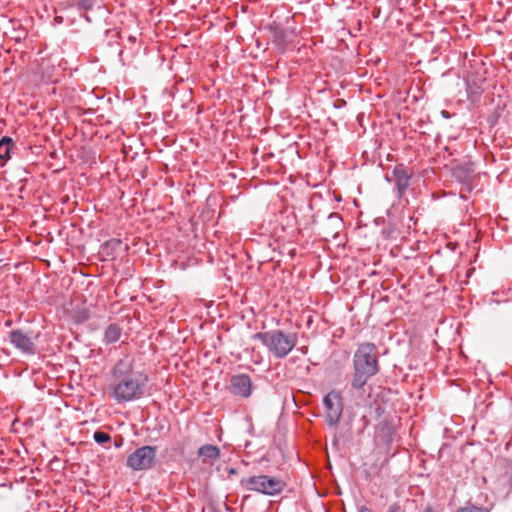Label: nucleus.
<instances>
[{
    "mask_svg": "<svg viewBox=\"0 0 512 512\" xmlns=\"http://www.w3.org/2000/svg\"><path fill=\"white\" fill-rule=\"evenodd\" d=\"M134 366V358L126 355L111 369V396L117 403L138 400L146 393L148 376L141 371H136Z\"/></svg>",
    "mask_w": 512,
    "mask_h": 512,
    "instance_id": "nucleus-1",
    "label": "nucleus"
},
{
    "mask_svg": "<svg viewBox=\"0 0 512 512\" xmlns=\"http://www.w3.org/2000/svg\"><path fill=\"white\" fill-rule=\"evenodd\" d=\"M380 372L379 352L372 342L359 343L353 355V373L349 391L358 393L364 391L369 379Z\"/></svg>",
    "mask_w": 512,
    "mask_h": 512,
    "instance_id": "nucleus-2",
    "label": "nucleus"
},
{
    "mask_svg": "<svg viewBox=\"0 0 512 512\" xmlns=\"http://www.w3.org/2000/svg\"><path fill=\"white\" fill-rule=\"evenodd\" d=\"M255 339L268 349L269 353L277 359L285 358L297 345L298 336L294 332H285L283 330H270L258 332L254 335Z\"/></svg>",
    "mask_w": 512,
    "mask_h": 512,
    "instance_id": "nucleus-3",
    "label": "nucleus"
},
{
    "mask_svg": "<svg viewBox=\"0 0 512 512\" xmlns=\"http://www.w3.org/2000/svg\"><path fill=\"white\" fill-rule=\"evenodd\" d=\"M240 485L248 491L258 492L268 496H275L284 490L286 483L279 478L262 474L242 478L240 480Z\"/></svg>",
    "mask_w": 512,
    "mask_h": 512,
    "instance_id": "nucleus-4",
    "label": "nucleus"
},
{
    "mask_svg": "<svg viewBox=\"0 0 512 512\" xmlns=\"http://www.w3.org/2000/svg\"><path fill=\"white\" fill-rule=\"evenodd\" d=\"M156 454V447L142 446L127 457L126 465L134 471L149 470L155 464Z\"/></svg>",
    "mask_w": 512,
    "mask_h": 512,
    "instance_id": "nucleus-5",
    "label": "nucleus"
},
{
    "mask_svg": "<svg viewBox=\"0 0 512 512\" xmlns=\"http://www.w3.org/2000/svg\"><path fill=\"white\" fill-rule=\"evenodd\" d=\"M325 408V421L330 427L338 425L343 412V402L341 395L336 391H331L323 398Z\"/></svg>",
    "mask_w": 512,
    "mask_h": 512,
    "instance_id": "nucleus-6",
    "label": "nucleus"
},
{
    "mask_svg": "<svg viewBox=\"0 0 512 512\" xmlns=\"http://www.w3.org/2000/svg\"><path fill=\"white\" fill-rule=\"evenodd\" d=\"M252 387L250 376L242 373L231 377L228 389L234 396L248 398L252 393Z\"/></svg>",
    "mask_w": 512,
    "mask_h": 512,
    "instance_id": "nucleus-7",
    "label": "nucleus"
},
{
    "mask_svg": "<svg viewBox=\"0 0 512 512\" xmlns=\"http://www.w3.org/2000/svg\"><path fill=\"white\" fill-rule=\"evenodd\" d=\"M9 340L15 348L21 352L33 355L36 351V345L31 337L25 334L22 330L16 329L9 332Z\"/></svg>",
    "mask_w": 512,
    "mask_h": 512,
    "instance_id": "nucleus-8",
    "label": "nucleus"
},
{
    "mask_svg": "<svg viewBox=\"0 0 512 512\" xmlns=\"http://www.w3.org/2000/svg\"><path fill=\"white\" fill-rule=\"evenodd\" d=\"M393 177L395 179V188L397 196L402 198L410 186L412 173L403 164H398L393 169Z\"/></svg>",
    "mask_w": 512,
    "mask_h": 512,
    "instance_id": "nucleus-9",
    "label": "nucleus"
},
{
    "mask_svg": "<svg viewBox=\"0 0 512 512\" xmlns=\"http://www.w3.org/2000/svg\"><path fill=\"white\" fill-rule=\"evenodd\" d=\"M343 225L342 218L338 213H330L327 221L323 226L324 232L327 236L336 238Z\"/></svg>",
    "mask_w": 512,
    "mask_h": 512,
    "instance_id": "nucleus-10",
    "label": "nucleus"
},
{
    "mask_svg": "<svg viewBox=\"0 0 512 512\" xmlns=\"http://www.w3.org/2000/svg\"><path fill=\"white\" fill-rule=\"evenodd\" d=\"M198 455L203 463H211L220 457V449L211 444H205L198 449Z\"/></svg>",
    "mask_w": 512,
    "mask_h": 512,
    "instance_id": "nucleus-11",
    "label": "nucleus"
},
{
    "mask_svg": "<svg viewBox=\"0 0 512 512\" xmlns=\"http://www.w3.org/2000/svg\"><path fill=\"white\" fill-rule=\"evenodd\" d=\"M121 334L122 328L118 324L112 323L104 332V342L106 344L114 343L120 339Z\"/></svg>",
    "mask_w": 512,
    "mask_h": 512,
    "instance_id": "nucleus-12",
    "label": "nucleus"
},
{
    "mask_svg": "<svg viewBox=\"0 0 512 512\" xmlns=\"http://www.w3.org/2000/svg\"><path fill=\"white\" fill-rule=\"evenodd\" d=\"M14 146L13 140L5 136L0 139V160L7 161L10 158V151Z\"/></svg>",
    "mask_w": 512,
    "mask_h": 512,
    "instance_id": "nucleus-13",
    "label": "nucleus"
},
{
    "mask_svg": "<svg viewBox=\"0 0 512 512\" xmlns=\"http://www.w3.org/2000/svg\"><path fill=\"white\" fill-rule=\"evenodd\" d=\"M73 5H75L79 10L88 11L93 9L97 0H72Z\"/></svg>",
    "mask_w": 512,
    "mask_h": 512,
    "instance_id": "nucleus-14",
    "label": "nucleus"
},
{
    "mask_svg": "<svg viewBox=\"0 0 512 512\" xmlns=\"http://www.w3.org/2000/svg\"><path fill=\"white\" fill-rule=\"evenodd\" d=\"M93 439L98 444L104 445L111 441V436L104 431L97 430L93 434Z\"/></svg>",
    "mask_w": 512,
    "mask_h": 512,
    "instance_id": "nucleus-15",
    "label": "nucleus"
},
{
    "mask_svg": "<svg viewBox=\"0 0 512 512\" xmlns=\"http://www.w3.org/2000/svg\"><path fill=\"white\" fill-rule=\"evenodd\" d=\"M457 512H488V510L475 505H466L465 507L460 508Z\"/></svg>",
    "mask_w": 512,
    "mask_h": 512,
    "instance_id": "nucleus-16",
    "label": "nucleus"
},
{
    "mask_svg": "<svg viewBox=\"0 0 512 512\" xmlns=\"http://www.w3.org/2000/svg\"><path fill=\"white\" fill-rule=\"evenodd\" d=\"M387 512H405L399 503L389 505Z\"/></svg>",
    "mask_w": 512,
    "mask_h": 512,
    "instance_id": "nucleus-17",
    "label": "nucleus"
},
{
    "mask_svg": "<svg viewBox=\"0 0 512 512\" xmlns=\"http://www.w3.org/2000/svg\"><path fill=\"white\" fill-rule=\"evenodd\" d=\"M123 445V438L121 436L114 439V446L120 448Z\"/></svg>",
    "mask_w": 512,
    "mask_h": 512,
    "instance_id": "nucleus-18",
    "label": "nucleus"
},
{
    "mask_svg": "<svg viewBox=\"0 0 512 512\" xmlns=\"http://www.w3.org/2000/svg\"><path fill=\"white\" fill-rule=\"evenodd\" d=\"M79 320L81 321H86L89 319V315L86 311H82L79 313V316H78Z\"/></svg>",
    "mask_w": 512,
    "mask_h": 512,
    "instance_id": "nucleus-19",
    "label": "nucleus"
},
{
    "mask_svg": "<svg viewBox=\"0 0 512 512\" xmlns=\"http://www.w3.org/2000/svg\"><path fill=\"white\" fill-rule=\"evenodd\" d=\"M441 114H442V116H443L444 118H449V117H450L449 113H448L447 111H445V110H443V111L441 112Z\"/></svg>",
    "mask_w": 512,
    "mask_h": 512,
    "instance_id": "nucleus-20",
    "label": "nucleus"
},
{
    "mask_svg": "<svg viewBox=\"0 0 512 512\" xmlns=\"http://www.w3.org/2000/svg\"><path fill=\"white\" fill-rule=\"evenodd\" d=\"M423 512H436L432 507H426Z\"/></svg>",
    "mask_w": 512,
    "mask_h": 512,
    "instance_id": "nucleus-21",
    "label": "nucleus"
},
{
    "mask_svg": "<svg viewBox=\"0 0 512 512\" xmlns=\"http://www.w3.org/2000/svg\"><path fill=\"white\" fill-rule=\"evenodd\" d=\"M128 39H129L130 42H135L136 41V38L134 36H129Z\"/></svg>",
    "mask_w": 512,
    "mask_h": 512,
    "instance_id": "nucleus-22",
    "label": "nucleus"
},
{
    "mask_svg": "<svg viewBox=\"0 0 512 512\" xmlns=\"http://www.w3.org/2000/svg\"><path fill=\"white\" fill-rule=\"evenodd\" d=\"M360 512H371V510H369L367 508H362Z\"/></svg>",
    "mask_w": 512,
    "mask_h": 512,
    "instance_id": "nucleus-23",
    "label": "nucleus"
},
{
    "mask_svg": "<svg viewBox=\"0 0 512 512\" xmlns=\"http://www.w3.org/2000/svg\"><path fill=\"white\" fill-rule=\"evenodd\" d=\"M229 473L234 474V473H236V471H235V469L231 468V469L229 470Z\"/></svg>",
    "mask_w": 512,
    "mask_h": 512,
    "instance_id": "nucleus-24",
    "label": "nucleus"
},
{
    "mask_svg": "<svg viewBox=\"0 0 512 512\" xmlns=\"http://www.w3.org/2000/svg\"><path fill=\"white\" fill-rule=\"evenodd\" d=\"M55 20H57V22H60V21H62V18L58 19V17H55Z\"/></svg>",
    "mask_w": 512,
    "mask_h": 512,
    "instance_id": "nucleus-25",
    "label": "nucleus"
},
{
    "mask_svg": "<svg viewBox=\"0 0 512 512\" xmlns=\"http://www.w3.org/2000/svg\"><path fill=\"white\" fill-rule=\"evenodd\" d=\"M55 20H57V22H60V21H62V18L58 19V17H55Z\"/></svg>",
    "mask_w": 512,
    "mask_h": 512,
    "instance_id": "nucleus-26",
    "label": "nucleus"
},
{
    "mask_svg": "<svg viewBox=\"0 0 512 512\" xmlns=\"http://www.w3.org/2000/svg\"><path fill=\"white\" fill-rule=\"evenodd\" d=\"M55 20H57V22H60V21H62V18L58 19V17H55Z\"/></svg>",
    "mask_w": 512,
    "mask_h": 512,
    "instance_id": "nucleus-27",
    "label": "nucleus"
},
{
    "mask_svg": "<svg viewBox=\"0 0 512 512\" xmlns=\"http://www.w3.org/2000/svg\"><path fill=\"white\" fill-rule=\"evenodd\" d=\"M510 484H511V488H512V477L510 478Z\"/></svg>",
    "mask_w": 512,
    "mask_h": 512,
    "instance_id": "nucleus-28",
    "label": "nucleus"
}]
</instances>
